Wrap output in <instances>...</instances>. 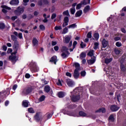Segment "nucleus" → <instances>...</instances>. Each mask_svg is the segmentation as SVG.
<instances>
[{"label": "nucleus", "mask_w": 126, "mask_h": 126, "mask_svg": "<svg viewBox=\"0 0 126 126\" xmlns=\"http://www.w3.org/2000/svg\"><path fill=\"white\" fill-rule=\"evenodd\" d=\"M82 14V10H80L76 12L75 16V17H79L81 16V15Z\"/></svg>", "instance_id": "412c9836"}, {"label": "nucleus", "mask_w": 126, "mask_h": 126, "mask_svg": "<svg viewBox=\"0 0 126 126\" xmlns=\"http://www.w3.org/2000/svg\"><path fill=\"white\" fill-rule=\"evenodd\" d=\"M24 92L25 94H30V93L32 92V90L30 88H28L26 90H25L24 91Z\"/></svg>", "instance_id": "a211bd4d"}, {"label": "nucleus", "mask_w": 126, "mask_h": 126, "mask_svg": "<svg viewBox=\"0 0 126 126\" xmlns=\"http://www.w3.org/2000/svg\"><path fill=\"white\" fill-rule=\"evenodd\" d=\"M94 50H96V49H98V46H99V43L98 42H95L94 44Z\"/></svg>", "instance_id": "c03bdc74"}, {"label": "nucleus", "mask_w": 126, "mask_h": 126, "mask_svg": "<svg viewBox=\"0 0 126 126\" xmlns=\"http://www.w3.org/2000/svg\"><path fill=\"white\" fill-rule=\"evenodd\" d=\"M50 90H51V88H50V86L47 85L45 87L44 91H45V92H47V93H48L50 92Z\"/></svg>", "instance_id": "7c9ffc66"}, {"label": "nucleus", "mask_w": 126, "mask_h": 126, "mask_svg": "<svg viewBox=\"0 0 126 126\" xmlns=\"http://www.w3.org/2000/svg\"><path fill=\"white\" fill-rule=\"evenodd\" d=\"M39 28L40 29H41V30H42V31L45 30V26H44V25H40L39 26Z\"/></svg>", "instance_id": "5fc2aeb1"}, {"label": "nucleus", "mask_w": 126, "mask_h": 126, "mask_svg": "<svg viewBox=\"0 0 126 126\" xmlns=\"http://www.w3.org/2000/svg\"><path fill=\"white\" fill-rule=\"evenodd\" d=\"M40 112H37L34 116V119L36 122V123H39V122H42L43 118H41L40 116Z\"/></svg>", "instance_id": "39448f33"}, {"label": "nucleus", "mask_w": 126, "mask_h": 126, "mask_svg": "<svg viewBox=\"0 0 126 126\" xmlns=\"http://www.w3.org/2000/svg\"><path fill=\"white\" fill-rule=\"evenodd\" d=\"M95 61H96V58L95 57V56H93V57H92V59H90V60H88V63L89 64H93V63H95Z\"/></svg>", "instance_id": "9b49d317"}, {"label": "nucleus", "mask_w": 126, "mask_h": 126, "mask_svg": "<svg viewBox=\"0 0 126 126\" xmlns=\"http://www.w3.org/2000/svg\"><path fill=\"white\" fill-rule=\"evenodd\" d=\"M43 2H44V1H43V0H39L38 2V5L42 6V5H43Z\"/></svg>", "instance_id": "3c124183"}, {"label": "nucleus", "mask_w": 126, "mask_h": 126, "mask_svg": "<svg viewBox=\"0 0 126 126\" xmlns=\"http://www.w3.org/2000/svg\"><path fill=\"white\" fill-rule=\"evenodd\" d=\"M34 18V16L31 14L29 15V16L28 17V18L29 19H32V18Z\"/></svg>", "instance_id": "0e129e2a"}, {"label": "nucleus", "mask_w": 126, "mask_h": 126, "mask_svg": "<svg viewBox=\"0 0 126 126\" xmlns=\"http://www.w3.org/2000/svg\"><path fill=\"white\" fill-rule=\"evenodd\" d=\"M9 104V101L6 100L4 103V105L5 107H7V106H8Z\"/></svg>", "instance_id": "13d9d810"}, {"label": "nucleus", "mask_w": 126, "mask_h": 126, "mask_svg": "<svg viewBox=\"0 0 126 126\" xmlns=\"http://www.w3.org/2000/svg\"><path fill=\"white\" fill-rule=\"evenodd\" d=\"M50 63H54V64H56L57 62H58L57 56H53L50 60Z\"/></svg>", "instance_id": "f3484780"}, {"label": "nucleus", "mask_w": 126, "mask_h": 126, "mask_svg": "<svg viewBox=\"0 0 126 126\" xmlns=\"http://www.w3.org/2000/svg\"><path fill=\"white\" fill-rule=\"evenodd\" d=\"M71 100L72 102H77L80 99V95H72L70 96Z\"/></svg>", "instance_id": "20e7f679"}, {"label": "nucleus", "mask_w": 126, "mask_h": 126, "mask_svg": "<svg viewBox=\"0 0 126 126\" xmlns=\"http://www.w3.org/2000/svg\"><path fill=\"white\" fill-rule=\"evenodd\" d=\"M71 95H82V88L78 87L71 92Z\"/></svg>", "instance_id": "f03ea898"}, {"label": "nucleus", "mask_w": 126, "mask_h": 126, "mask_svg": "<svg viewBox=\"0 0 126 126\" xmlns=\"http://www.w3.org/2000/svg\"><path fill=\"white\" fill-rule=\"evenodd\" d=\"M56 17H57V15L56 14V13H53L51 16V19H55Z\"/></svg>", "instance_id": "6e6d98bb"}, {"label": "nucleus", "mask_w": 126, "mask_h": 126, "mask_svg": "<svg viewBox=\"0 0 126 126\" xmlns=\"http://www.w3.org/2000/svg\"><path fill=\"white\" fill-rule=\"evenodd\" d=\"M63 15H66L67 16H70L69 15V13L68 12V10H66L63 12Z\"/></svg>", "instance_id": "ea45409f"}, {"label": "nucleus", "mask_w": 126, "mask_h": 126, "mask_svg": "<svg viewBox=\"0 0 126 126\" xmlns=\"http://www.w3.org/2000/svg\"><path fill=\"white\" fill-rule=\"evenodd\" d=\"M121 63V71L122 72H126V56L124 55L120 59Z\"/></svg>", "instance_id": "f257e3e1"}, {"label": "nucleus", "mask_w": 126, "mask_h": 126, "mask_svg": "<svg viewBox=\"0 0 126 126\" xmlns=\"http://www.w3.org/2000/svg\"><path fill=\"white\" fill-rule=\"evenodd\" d=\"M74 65L76 68H78V70H80V65L78 63H75Z\"/></svg>", "instance_id": "4c0bfd02"}, {"label": "nucleus", "mask_w": 126, "mask_h": 126, "mask_svg": "<svg viewBox=\"0 0 126 126\" xmlns=\"http://www.w3.org/2000/svg\"><path fill=\"white\" fill-rule=\"evenodd\" d=\"M68 50V49H67L66 47H65V46L63 47L62 51L63 52L68 53V51H67Z\"/></svg>", "instance_id": "f704fd0d"}, {"label": "nucleus", "mask_w": 126, "mask_h": 126, "mask_svg": "<svg viewBox=\"0 0 126 126\" xmlns=\"http://www.w3.org/2000/svg\"><path fill=\"white\" fill-rule=\"evenodd\" d=\"M79 115L80 117H86V116H87V114L82 111H79Z\"/></svg>", "instance_id": "a878e982"}, {"label": "nucleus", "mask_w": 126, "mask_h": 126, "mask_svg": "<svg viewBox=\"0 0 126 126\" xmlns=\"http://www.w3.org/2000/svg\"><path fill=\"white\" fill-rule=\"evenodd\" d=\"M9 59L11 60V62L12 63H15L17 60H18V58L16 57V56H10L9 57Z\"/></svg>", "instance_id": "9d476101"}, {"label": "nucleus", "mask_w": 126, "mask_h": 126, "mask_svg": "<svg viewBox=\"0 0 126 126\" xmlns=\"http://www.w3.org/2000/svg\"><path fill=\"white\" fill-rule=\"evenodd\" d=\"M108 41L106 40L105 38H103L102 41V45L103 48H106L107 46H108Z\"/></svg>", "instance_id": "2eb2a0df"}, {"label": "nucleus", "mask_w": 126, "mask_h": 126, "mask_svg": "<svg viewBox=\"0 0 126 126\" xmlns=\"http://www.w3.org/2000/svg\"><path fill=\"white\" fill-rule=\"evenodd\" d=\"M112 61H113V59L112 58H105L104 63L106 64L110 63Z\"/></svg>", "instance_id": "5701e85b"}, {"label": "nucleus", "mask_w": 126, "mask_h": 126, "mask_svg": "<svg viewBox=\"0 0 126 126\" xmlns=\"http://www.w3.org/2000/svg\"><path fill=\"white\" fill-rule=\"evenodd\" d=\"M68 31V29H67V28H65L63 30L62 34H65V33H67Z\"/></svg>", "instance_id": "49530a36"}, {"label": "nucleus", "mask_w": 126, "mask_h": 126, "mask_svg": "<svg viewBox=\"0 0 126 126\" xmlns=\"http://www.w3.org/2000/svg\"><path fill=\"white\" fill-rule=\"evenodd\" d=\"M89 10H90V6L89 5H87L84 8L83 11L84 13H86V12H88Z\"/></svg>", "instance_id": "b1692460"}, {"label": "nucleus", "mask_w": 126, "mask_h": 126, "mask_svg": "<svg viewBox=\"0 0 126 126\" xmlns=\"http://www.w3.org/2000/svg\"><path fill=\"white\" fill-rule=\"evenodd\" d=\"M116 45L117 47H121L122 43H121L120 42H116Z\"/></svg>", "instance_id": "680f3d73"}, {"label": "nucleus", "mask_w": 126, "mask_h": 126, "mask_svg": "<svg viewBox=\"0 0 126 126\" xmlns=\"http://www.w3.org/2000/svg\"><path fill=\"white\" fill-rule=\"evenodd\" d=\"M85 57H86V53L82 52L80 55V59H81V60H83Z\"/></svg>", "instance_id": "c756f323"}, {"label": "nucleus", "mask_w": 126, "mask_h": 126, "mask_svg": "<svg viewBox=\"0 0 126 126\" xmlns=\"http://www.w3.org/2000/svg\"><path fill=\"white\" fill-rule=\"evenodd\" d=\"M45 99H46V96L43 95L38 99V101L39 102H43V101L45 100Z\"/></svg>", "instance_id": "473e14b6"}, {"label": "nucleus", "mask_w": 126, "mask_h": 126, "mask_svg": "<svg viewBox=\"0 0 126 126\" xmlns=\"http://www.w3.org/2000/svg\"><path fill=\"white\" fill-rule=\"evenodd\" d=\"M67 53V52H63V53L61 54V56L63 58V59L66 58V53Z\"/></svg>", "instance_id": "09e8293b"}, {"label": "nucleus", "mask_w": 126, "mask_h": 126, "mask_svg": "<svg viewBox=\"0 0 126 126\" xmlns=\"http://www.w3.org/2000/svg\"><path fill=\"white\" fill-rule=\"evenodd\" d=\"M66 83H67V85L69 86L70 87H71L73 86V85H74V82H73V81H72L70 79H67Z\"/></svg>", "instance_id": "ddd939ff"}, {"label": "nucleus", "mask_w": 126, "mask_h": 126, "mask_svg": "<svg viewBox=\"0 0 126 126\" xmlns=\"http://www.w3.org/2000/svg\"><path fill=\"white\" fill-rule=\"evenodd\" d=\"M79 70L78 68H76L74 71L73 76L75 79H77L79 77Z\"/></svg>", "instance_id": "0eeeda50"}, {"label": "nucleus", "mask_w": 126, "mask_h": 126, "mask_svg": "<svg viewBox=\"0 0 126 126\" xmlns=\"http://www.w3.org/2000/svg\"><path fill=\"white\" fill-rule=\"evenodd\" d=\"M13 48L14 51H18V49H19V44L18 43V41H16L14 43Z\"/></svg>", "instance_id": "1a4fd4ad"}, {"label": "nucleus", "mask_w": 126, "mask_h": 126, "mask_svg": "<svg viewBox=\"0 0 126 126\" xmlns=\"http://www.w3.org/2000/svg\"><path fill=\"white\" fill-rule=\"evenodd\" d=\"M119 109L120 107H118L117 105L113 104L110 106V110L112 112H117V111H119Z\"/></svg>", "instance_id": "423d86ee"}, {"label": "nucleus", "mask_w": 126, "mask_h": 126, "mask_svg": "<svg viewBox=\"0 0 126 126\" xmlns=\"http://www.w3.org/2000/svg\"><path fill=\"white\" fill-rule=\"evenodd\" d=\"M67 109H70V110H72V109H75L76 108V105L71 104L67 107Z\"/></svg>", "instance_id": "4be33fe9"}, {"label": "nucleus", "mask_w": 126, "mask_h": 126, "mask_svg": "<svg viewBox=\"0 0 126 126\" xmlns=\"http://www.w3.org/2000/svg\"><path fill=\"white\" fill-rule=\"evenodd\" d=\"M71 39V36H66L65 37L64 43H65L66 44L69 43V41H70Z\"/></svg>", "instance_id": "aec40b11"}, {"label": "nucleus", "mask_w": 126, "mask_h": 126, "mask_svg": "<svg viewBox=\"0 0 126 126\" xmlns=\"http://www.w3.org/2000/svg\"><path fill=\"white\" fill-rule=\"evenodd\" d=\"M90 0H84L83 1H81V3L84 5H86V4L90 3Z\"/></svg>", "instance_id": "bb28decb"}, {"label": "nucleus", "mask_w": 126, "mask_h": 126, "mask_svg": "<svg viewBox=\"0 0 126 126\" xmlns=\"http://www.w3.org/2000/svg\"><path fill=\"white\" fill-rule=\"evenodd\" d=\"M33 14L34 16H38V15H39V12H38V11H35Z\"/></svg>", "instance_id": "bf43d9fd"}, {"label": "nucleus", "mask_w": 126, "mask_h": 126, "mask_svg": "<svg viewBox=\"0 0 126 126\" xmlns=\"http://www.w3.org/2000/svg\"><path fill=\"white\" fill-rule=\"evenodd\" d=\"M1 7H2V8H3L2 10V12H3V13H6V12H7V11L5 9H8V10H10V9H11V8H10V7H7L6 5H2L1 6Z\"/></svg>", "instance_id": "6e6552de"}, {"label": "nucleus", "mask_w": 126, "mask_h": 126, "mask_svg": "<svg viewBox=\"0 0 126 126\" xmlns=\"http://www.w3.org/2000/svg\"><path fill=\"white\" fill-rule=\"evenodd\" d=\"M76 25L75 24H73L68 26V28H75Z\"/></svg>", "instance_id": "603ef678"}, {"label": "nucleus", "mask_w": 126, "mask_h": 126, "mask_svg": "<svg viewBox=\"0 0 126 126\" xmlns=\"http://www.w3.org/2000/svg\"><path fill=\"white\" fill-rule=\"evenodd\" d=\"M28 112L30 113V114H34L35 113V111L32 107H30L28 108Z\"/></svg>", "instance_id": "2f4dec72"}, {"label": "nucleus", "mask_w": 126, "mask_h": 126, "mask_svg": "<svg viewBox=\"0 0 126 126\" xmlns=\"http://www.w3.org/2000/svg\"><path fill=\"white\" fill-rule=\"evenodd\" d=\"M66 76H69V77H71V73H70L68 72H67L66 73Z\"/></svg>", "instance_id": "338daca9"}, {"label": "nucleus", "mask_w": 126, "mask_h": 126, "mask_svg": "<svg viewBox=\"0 0 126 126\" xmlns=\"http://www.w3.org/2000/svg\"><path fill=\"white\" fill-rule=\"evenodd\" d=\"M11 39L15 42H18L17 41V38H16V36L14 35H11Z\"/></svg>", "instance_id": "c9c22d12"}, {"label": "nucleus", "mask_w": 126, "mask_h": 126, "mask_svg": "<svg viewBox=\"0 0 126 126\" xmlns=\"http://www.w3.org/2000/svg\"><path fill=\"white\" fill-rule=\"evenodd\" d=\"M70 12L71 14H74V13H75V8H74V7H72L70 9Z\"/></svg>", "instance_id": "79ce46f5"}, {"label": "nucleus", "mask_w": 126, "mask_h": 126, "mask_svg": "<svg viewBox=\"0 0 126 126\" xmlns=\"http://www.w3.org/2000/svg\"><path fill=\"white\" fill-rule=\"evenodd\" d=\"M94 37L95 38V40H96L97 41L98 39H99V33H95L94 34Z\"/></svg>", "instance_id": "58836bf2"}, {"label": "nucleus", "mask_w": 126, "mask_h": 126, "mask_svg": "<svg viewBox=\"0 0 126 126\" xmlns=\"http://www.w3.org/2000/svg\"><path fill=\"white\" fill-rule=\"evenodd\" d=\"M88 56L93 57L94 56V50H91L88 54Z\"/></svg>", "instance_id": "72a5a7b5"}, {"label": "nucleus", "mask_w": 126, "mask_h": 126, "mask_svg": "<svg viewBox=\"0 0 126 126\" xmlns=\"http://www.w3.org/2000/svg\"><path fill=\"white\" fill-rule=\"evenodd\" d=\"M10 4H17L19 3V0H12L10 2Z\"/></svg>", "instance_id": "c85d7f7f"}, {"label": "nucleus", "mask_w": 126, "mask_h": 126, "mask_svg": "<svg viewBox=\"0 0 126 126\" xmlns=\"http://www.w3.org/2000/svg\"><path fill=\"white\" fill-rule=\"evenodd\" d=\"M53 116V113H48L46 114V117L47 120H49V119H51Z\"/></svg>", "instance_id": "e433bc0d"}, {"label": "nucleus", "mask_w": 126, "mask_h": 126, "mask_svg": "<svg viewBox=\"0 0 126 126\" xmlns=\"http://www.w3.org/2000/svg\"><path fill=\"white\" fill-rule=\"evenodd\" d=\"M77 45V42L76 41H74L73 43V49L75 48V46Z\"/></svg>", "instance_id": "4d7b16f0"}, {"label": "nucleus", "mask_w": 126, "mask_h": 126, "mask_svg": "<svg viewBox=\"0 0 126 126\" xmlns=\"http://www.w3.org/2000/svg\"><path fill=\"white\" fill-rule=\"evenodd\" d=\"M11 19L12 20H13V21H14L15 19H17V16H13L12 17Z\"/></svg>", "instance_id": "774afa93"}, {"label": "nucleus", "mask_w": 126, "mask_h": 126, "mask_svg": "<svg viewBox=\"0 0 126 126\" xmlns=\"http://www.w3.org/2000/svg\"><path fill=\"white\" fill-rule=\"evenodd\" d=\"M55 30H56V31H58V30H62V28L61 26H56L54 28Z\"/></svg>", "instance_id": "37998d69"}, {"label": "nucleus", "mask_w": 126, "mask_h": 126, "mask_svg": "<svg viewBox=\"0 0 126 126\" xmlns=\"http://www.w3.org/2000/svg\"><path fill=\"white\" fill-rule=\"evenodd\" d=\"M22 106L24 108H28L29 106V102L27 100H24L22 102Z\"/></svg>", "instance_id": "f8f14e48"}, {"label": "nucleus", "mask_w": 126, "mask_h": 126, "mask_svg": "<svg viewBox=\"0 0 126 126\" xmlns=\"http://www.w3.org/2000/svg\"><path fill=\"white\" fill-rule=\"evenodd\" d=\"M42 21L44 23H47V22H48V19H47V17H45L44 19Z\"/></svg>", "instance_id": "69168bd1"}, {"label": "nucleus", "mask_w": 126, "mask_h": 126, "mask_svg": "<svg viewBox=\"0 0 126 126\" xmlns=\"http://www.w3.org/2000/svg\"><path fill=\"white\" fill-rule=\"evenodd\" d=\"M95 113H102L104 114L106 113V109L105 108H101L95 111Z\"/></svg>", "instance_id": "dca6fc26"}, {"label": "nucleus", "mask_w": 126, "mask_h": 126, "mask_svg": "<svg viewBox=\"0 0 126 126\" xmlns=\"http://www.w3.org/2000/svg\"><path fill=\"white\" fill-rule=\"evenodd\" d=\"M58 95H64V94H65V93L63 92H59L58 93Z\"/></svg>", "instance_id": "e2e57ef3"}, {"label": "nucleus", "mask_w": 126, "mask_h": 126, "mask_svg": "<svg viewBox=\"0 0 126 126\" xmlns=\"http://www.w3.org/2000/svg\"><path fill=\"white\" fill-rule=\"evenodd\" d=\"M80 46L82 48H85V47H86V44H83V42H81V43L80 44Z\"/></svg>", "instance_id": "864d4df0"}, {"label": "nucleus", "mask_w": 126, "mask_h": 126, "mask_svg": "<svg viewBox=\"0 0 126 126\" xmlns=\"http://www.w3.org/2000/svg\"><path fill=\"white\" fill-rule=\"evenodd\" d=\"M82 5V3H79L77 5V6L76 7V9H80L81 8V6Z\"/></svg>", "instance_id": "de8ad7c7"}, {"label": "nucleus", "mask_w": 126, "mask_h": 126, "mask_svg": "<svg viewBox=\"0 0 126 126\" xmlns=\"http://www.w3.org/2000/svg\"><path fill=\"white\" fill-rule=\"evenodd\" d=\"M24 12V8L21 7H18L17 9L14 11V13L16 14V15H17L18 16H19V15H21L22 13Z\"/></svg>", "instance_id": "7ed1b4c3"}, {"label": "nucleus", "mask_w": 126, "mask_h": 126, "mask_svg": "<svg viewBox=\"0 0 126 126\" xmlns=\"http://www.w3.org/2000/svg\"><path fill=\"white\" fill-rule=\"evenodd\" d=\"M108 121H110V122L114 123V122H115V118L114 117V115H110V116L108 118Z\"/></svg>", "instance_id": "393cba45"}, {"label": "nucleus", "mask_w": 126, "mask_h": 126, "mask_svg": "<svg viewBox=\"0 0 126 126\" xmlns=\"http://www.w3.org/2000/svg\"><path fill=\"white\" fill-rule=\"evenodd\" d=\"M38 41L37 40V39L36 38H33V39L32 40L33 45L34 47H37V46H38Z\"/></svg>", "instance_id": "6ab92c4d"}, {"label": "nucleus", "mask_w": 126, "mask_h": 126, "mask_svg": "<svg viewBox=\"0 0 126 126\" xmlns=\"http://www.w3.org/2000/svg\"><path fill=\"white\" fill-rule=\"evenodd\" d=\"M86 75V72L85 71H82L81 72V76H82L83 77H84Z\"/></svg>", "instance_id": "8fccbe9b"}, {"label": "nucleus", "mask_w": 126, "mask_h": 126, "mask_svg": "<svg viewBox=\"0 0 126 126\" xmlns=\"http://www.w3.org/2000/svg\"><path fill=\"white\" fill-rule=\"evenodd\" d=\"M64 23L63 25V27H64L65 26H67V25H68V21H69L68 17H65L64 18Z\"/></svg>", "instance_id": "4468645a"}, {"label": "nucleus", "mask_w": 126, "mask_h": 126, "mask_svg": "<svg viewBox=\"0 0 126 126\" xmlns=\"http://www.w3.org/2000/svg\"><path fill=\"white\" fill-rule=\"evenodd\" d=\"M24 5H27V2H29V0H23Z\"/></svg>", "instance_id": "052dcab7"}, {"label": "nucleus", "mask_w": 126, "mask_h": 126, "mask_svg": "<svg viewBox=\"0 0 126 126\" xmlns=\"http://www.w3.org/2000/svg\"><path fill=\"white\" fill-rule=\"evenodd\" d=\"M5 28V25L3 23L0 24V29H4Z\"/></svg>", "instance_id": "a18cd8bd"}, {"label": "nucleus", "mask_w": 126, "mask_h": 126, "mask_svg": "<svg viewBox=\"0 0 126 126\" xmlns=\"http://www.w3.org/2000/svg\"><path fill=\"white\" fill-rule=\"evenodd\" d=\"M87 37L89 38H92V32H89L87 34Z\"/></svg>", "instance_id": "a19ab883"}, {"label": "nucleus", "mask_w": 126, "mask_h": 126, "mask_svg": "<svg viewBox=\"0 0 126 126\" xmlns=\"http://www.w3.org/2000/svg\"><path fill=\"white\" fill-rule=\"evenodd\" d=\"M114 52L116 55H120V54H121V50L117 48L114 49Z\"/></svg>", "instance_id": "cd10ccee"}]
</instances>
